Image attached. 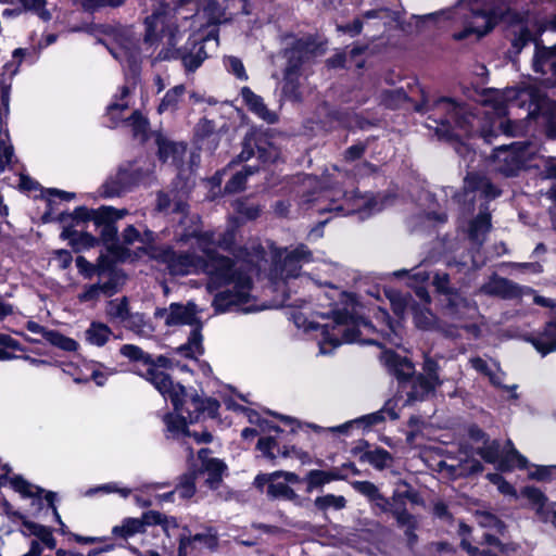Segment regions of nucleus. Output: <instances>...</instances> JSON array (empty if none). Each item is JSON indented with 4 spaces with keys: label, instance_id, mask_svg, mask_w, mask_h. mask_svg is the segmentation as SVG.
<instances>
[{
    "label": "nucleus",
    "instance_id": "f257e3e1",
    "mask_svg": "<svg viewBox=\"0 0 556 556\" xmlns=\"http://www.w3.org/2000/svg\"><path fill=\"white\" fill-rule=\"evenodd\" d=\"M175 241L180 245H197L202 255L191 251L179 252L170 245H160L150 247L151 258L164 265L173 276L207 275L208 292H214L224 286H232V289L215 294L212 305L216 313L232 309H240L243 313L260 311L258 307L249 305L251 278L236 269L231 258L215 251L216 247H222V242L216 239L214 231H204L197 220L184 218L175 232Z\"/></svg>",
    "mask_w": 556,
    "mask_h": 556
},
{
    "label": "nucleus",
    "instance_id": "f03ea898",
    "mask_svg": "<svg viewBox=\"0 0 556 556\" xmlns=\"http://www.w3.org/2000/svg\"><path fill=\"white\" fill-rule=\"evenodd\" d=\"M488 101L492 111L486 110L484 113L497 117L492 122L491 128L479 129L477 116L467 106L451 98H439L432 103L422 101L415 106V110L429 113L428 119L433 124L427 126L434 129L441 139L460 141L479 132L486 142H491L492 137L496 136V129L507 136H517L522 130L521 123L504 117L510 109L519 108L528 101V116L542 118L547 136L556 137V102L547 98L540 88L528 86L519 90L511 88L504 92L497 91Z\"/></svg>",
    "mask_w": 556,
    "mask_h": 556
},
{
    "label": "nucleus",
    "instance_id": "7ed1b4c3",
    "mask_svg": "<svg viewBox=\"0 0 556 556\" xmlns=\"http://www.w3.org/2000/svg\"><path fill=\"white\" fill-rule=\"evenodd\" d=\"M153 10L144 18V42L150 46L164 45L167 51L164 58L180 59L188 71L197 70L207 58L204 42L188 40L185 47L177 49L186 26L178 24V10L189 0H153ZM195 14L181 16L184 24L191 26V20Z\"/></svg>",
    "mask_w": 556,
    "mask_h": 556
},
{
    "label": "nucleus",
    "instance_id": "20e7f679",
    "mask_svg": "<svg viewBox=\"0 0 556 556\" xmlns=\"http://www.w3.org/2000/svg\"><path fill=\"white\" fill-rule=\"evenodd\" d=\"M313 260L311 250L305 244H300L289 251L285 256L281 275L283 282L289 290L293 287L302 286L311 288L312 286L328 287L330 292L326 293L329 299H354V295L340 291L332 279L341 270L337 264L321 262L314 274H301L300 269L303 263H309Z\"/></svg>",
    "mask_w": 556,
    "mask_h": 556
},
{
    "label": "nucleus",
    "instance_id": "39448f33",
    "mask_svg": "<svg viewBox=\"0 0 556 556\" xmlns=\"http://www.w3.org/2000/svg\"><path fill=\"white\" fill-rule=\"evenodd\" d=\"M301 204H311L318 214L334 213L336 215L361 214L362 218L380 212L384 202L378 198L357 194L354 190L346 191L333 185L324 188L316 195H304Z\"/></svg>",
    "mask_w": 556,
    "mask_h": 556
},
{
    "label": "nucleus",
    "instance_id": "423d86ee",
    "mask_svg": "<svg viewBox=\"0 0 556 556\" xmlns=\"http://www.w3.org/2000/svg\"><path fill=\"white\" fill-rule=\"evenodd\" d=\"M147 380L165 399H169L175 412L185 415L190 424L199 421L201 417L214 418L217 415L219 403L216 400L187 393L184 386L174 384L164 371L151 368L147 374Z\"/></svg>",
    "mask_w": 556,
    "mask_h": 556
},
{
    "label": "nucleus",
    "instance_id": "0eeeda50",
    "mask_svg": "<svg viewBox=\"0 0 556 556\" xmlns=\"http://www.w3.org/2000/svg\"><path fill=\"white\" fill-rule=\"evenodd\" d=\"M318 46L311 36L296 39L292 47L286 49L285 56L288 60L283 73L282 94L290 101H299L301 93L299 91L300 67L305 59L317 52Z\"/></svg>",
    "mask_w": 556,
    "mask_h": 556
},
{
    "label": "nucleus",
    "instance_id": "6e6552de",
    "mask_svg": "<svg viewBox=\"0 0 556 556\" xmlns=\"http://www.w3.org/2000/svg\"><path fill=\"white\" fill-rule=\"evenodd\" d=\"M332 319L323 326V338L319 341L320 354H330L333 349L343 343L358 341L359 331L352 315L346 311H333Z\"/></svg>",
    "mask_w": 556,
    "mask_h": 556
},
{
    "label": "nucleus",
    "instance_id": "1a4fd4ad",
    "mask_svg": "<svg viewBox=\"0 0 556 556\" xmlns=\"http://www.w3.org/2000/svg\"><path fill=\"white\" fill-rule=\"evenodd\" d=\"M439 293L445 295V315L454 320L462 321L466 318H473L478 313L476 304L458 291L450 288V277L444 273H437L432 281Z\"/></svg>",
    "mask_w": 556,
    "mask_h": 556
},
{
    "label": "nucleus",
    "instance_id": "9d476101",
    "mask_svg": "<svg viewBox=\"0 0 556 556\" xmlns=\"http://www.w3.org/2000/svg\"><path fill=\"white\" fill-rule=\"evenodd\" d=\"M478 454L490 464H497L501 471H509L514 468L525 469L528 459L514 446L511 440H507L504 448L498 440H484L483 446L478 448Z\"/></svg>",
    "mask_w": 556,
    "mask_h": 556
},
{
    "label": "nucleus",
    "instance_id": "9b49d317",
    "mask_svg": "<svg viewBox=\"0 0 556 556\" xmlns=\"http://www.w3.org/2000/svg\"><path fill=\"white\" fill-rule=\"evenodd\" d=\"M254 155L261 163H274L279 159L280 150L266 135L252 131L245 135L242 141V150L230 162V165L247 162Z\"/></svg>",
    "mask_w": 556,
    "mask_h": 556
},
{
    "label": "nucleus",
    "instance_id": "f8f14e48",
    "mask_svg": "<svg viewBox=\"0 0 556 556\" xmlns=\"http://www.w3.org/2000/svg\"><path fill=\"white\" fill-rule=\"evenodd\" d=\"M249 420L256 424L261 428L262 433L275 432V435L268 434L258 439L257 450L264 457L269 460H275L278 456L289 457L291 455L299 456V451L295 447L281 446L279 442V434L282 433L279 427L271 425L265 419H261L256 412H250Z\"/></svg>",
    "mask_w": 556,
    "mask_h": 556
},
{
    "label": "nucleus",
    "instance_id": "ddd939ff",
    "mask_svg": "<svg viewBox=\"0 0 556 556\" xmlns=\"http://www.w3.org/2000/svg\"><path fill=\"white\" fill-rule=\"evenodd\" d=\"M529 142H514L494 150L495 169L509 177L515 176L525 166L533 153Z\"/></svg>",
    "mask_w": 556,
    "mask_h": 556
},
{
    "label": "nucleus",
    "instance_id": "4468645a",
    "mask_svg": "<svg viewBox=\"0 0 556 556\" xmlns=\"http://www.w3.org/2000/svg\"><path fill=\"white\" fill-rule=\"evenodd\" d=\"M142 179L143 176L139 168L132 165L119 167L116 174L111 175L102 185V195L105 198L119 197Z\"/></svg>",
    "mask_w": 556,
    "mask_h": 556
},
{
    "label": "nucleus",
    "instance_id": "2eb2a0df",
    "mask_svg": "<svg viewBox=\"0 0 556 556\" xmlns=\"http://www.w3.org/2000/svg\"><path fill=\"white\" fill-rule=\"evenodd\" d=\"M162 520L163 516L154 510L143 513L140 518L127 517L123 519L121 525L112 528V535L127 540L136 534L146 532L149 526L160 525Z\"/></svg>",
    "mask_w": 556,
    "mask_h": 556
},
{
    "label": "nucleus",
    "instance_id": "dca6fc26",
    "mask_svg": "<svg viewBox=\"0 0 556 556\" xmlns=\"http://www.w3.org/2000/svg\"><path fill=\"white\" fill-rule=\"evenodd\" d=\"M194 305H181L172 303L168 307L156 308L154 312L155 318L164 319L165 325L168 327L179 325H191L194 320Z\"/></svg>",
    "mask_w": 556,
    "mask_h": 556
},
{
    "label": "nucleus",
    "instance_id": "f3484780",
    "mask_svg": "<svg viewBox=\"0 0 556 556\" xmlns=\"http://www.w3.org/2000/svg\"><path fill=\"white\" fill-rule=\"evenodd\" d=\"M476 192L486 200L495 199L501 194L500 189L492 185L486 177L469 173L464 181V201L472 202L475 195L471 194Z\"/></svg>",
    "mask_w": 556,
    "mask_h": 556
},
{
    "label": "nucleus",
    "instance_id": "a211bd4d",
    "mask_svg": "<svg viewBox=\"0 0 556 556\" xmlns=\"http://www.w3.org/2000/svg\"><path fill=\"white\" fill-rule=\"evenodd\" d=\"M479 292L505 300L515 299L520 295L518 285L497 275L490 277V279L480 287Z\"/></svg>",
    "mask_w": 556,
    "mask_h": 556
},
{
    "label": "nucleus",
    "instance_id": "6ab92c4d",
    "mask_svg": "<svg viewBox=\"0 0 556 556\" xmlns=\"http://www.w3.org/2000/svg\"><path fill=\"white\" fill-rule=\"evenodd\" d=\"M414 321L422 330H435L447 338H456L459 334L456 326H450L439 320L428 308H416L414 311Z\"/></svg>",
    "mask_w": 556,
    "mask_h": 556
},
{
    "label": "nucleus",
    "instance_id": "aec40b11",
    "mask_svg": "<svg viewBox=\"0 0 556 556\" xmlns=\"http://www.w3.org/2000/svg\"><path fill=\"white\" fill-rule=\"evenodd\" d=\"M128 214V210L126 208H115L113 206L103 205L97 210H89L85 206L76 207L72 214L73 219L77 222H86L92 220L102 222L108 220V218H112L111 216H126Z\"/></svg>",
    "mask_w": 556,
    "mask_h": 556
},
{
    "label": "nucleus",
    "instance_id": "412c9836",
    "mask_svg": "<svg viewBox=\"0 0 556 556\" xmlns=\"http://www.w3.org/2000/svg\"><path fill=\"white\" fill-rule=\"evenodd\" d=\"M241 97L249 110L257 117L268 124H274L277 122V114L270 111L264 103L263 98L254 93L249 87H243L241 89Z\"/></svg>",
    "mask_w": 556,
    "mask_h": 556
},
{
    "label": "nucleus",
    "instance_id": "4be33fe9",
    "mask_svg": "<svg viewBox=\"0 0 556 556\" xmlns=\"http://www.w3.org/2000/svg\"><path fill=\"white\" fill-rule=\"evenodd\" d=\"M382 359L393 374L402 380V383L414 377L415 367L407 358L401 357L392 351H386Z\"/></svg>",
    "mask_w": 556,
    "mask_h": 556
},
{
    "label": "nucleus",
    "instance_id": "5701e85b",
    "mask_svg": "<svg viewBox=\"0 0 556 556\" xmlns=\"http://www.w3.org/2000/svg\"><path fill=\"white\" fill-rule=\"evenodd\" d=\"M483 543L488 545V548L480 549L463 539L462 547L467 551L469 556H506L503 545L495 534L485 532Z\"/></svg>",
    "mask_w": 556,
    "mask_h": 556
},
{
    "label": "nucleus",
    "instance_id": "b1692460",
    "mask_svg": "<svg viewBox=\"0 0 556 556\" xmlns=\"http://www.w3.org/2000/svg\"><path fill=\"white\" fill-rule=\"evenodd\" d=\"M437 387V384L422 375L414 376L403 383V389H407V402L424 400L432 393Z\"/></svg>",
    "mask_w": 556,
    "mask_h": 556
},
{
    "label": "nucleus",
    "instance_id": "393cba45",
    "mask_svg": "<svg viewBox=\"0 0 556 556\" xmlns=\"http://www.w3.org/2000/svg\"><path fill=\"white\" fill-rule=\"evenodd\" d=\"M61 238L67 240L75 252L91 249L98 243V239L92 235L73 227H65L61 232Z\"/></svg>",
    "mask_w": 556,
    "mask_h": 556
},
{
    "label": "nucleus",
    "instance_id": "a878e982",
    "mask_svg": "<svg viewBox=\"0 0 556 556\" xmlns=\"http://www.w3.org/2000/svg\"><path fill=\"white\" fill-rule=\"evenodd\" d=\"M156 210L161 213H185L187 203L184 199V194L175 190L168 192L160 191L156 198Z\"/></svg>",
    "mask_w": 556,
    "mask_h": 556
},
{
    "label": "nucleus",
    "instance_id": "bb28decb",
    "mask_svg": "<svg viewBox=\"0 0 556 556\" xmlns=\"http://www.w3.org/2000/svg\"><path fill=\"white\" fill-rule=\"evenodd\" d=\"M531 343L535 350L545 356L556 351V319L547 323L542 332L533 337Z\"/></svg>",
    "mask_w": 556,
    "mask_h": 556
},
{
    "label": "nucleus",
    "instance_id": "cd10ccee",
    "mask_svg": "<svg viewBox=\"0 0 556 556\" xmlns=\"http://www.w3.org/2000/svg\"><path fill=\"white\" fill-rule=\"evenodd\" d=\"M130 94V87L123 86L118 94L114 96L113 101L106 109V115L110 118L109 127L114 128L122 122V112L128 109L127 98Z\"/></svg>",
    "mask_w": 556,
    "mask_h": 556
},
{
    "label": "nucleus",
    "instance_id": "c85d7f7f",
    "mask_svg": "<svg viewBox=\"0 0 556 556\" xmlns=\"http://www.w3.org/2000/svg\"><path fill=\"white\" fill-rule=\"evenodd\" d=\"M165 424L166 437L172 439H182L190 437L187 428L188 419L179 413H168L163 417Z\"/></svg>",
    "mask_w": 556,
    "mask_h": 556
},
{
    "label": "nucleus",
    "instance_id": "c756f323",
    "mask_svg": "<svg viewBox=\"0 0 556 556\" xmlns=\"http://www.w3.org/2000/svg\"><path fill=\"white\" fill-rule=\"evenodd\" d=\"M491 229V215L488 208H481L479 215L470 223L469 238L477 244L481 245L486 233Z\"/></svg>",
    "mask_w": 556,
    "mask_h": 556
},
{
    "label": "nucleus",
    "instance_id": "7c9ffc66",
    "mask_svg": "<svg viewBox=\"0 0 556 556\" xmlns=\"http://www.w3.org/2000/svg\"><path fill=\"white\" fill-rule=\"evenodd\" d=\"M554 56H556V43L551 48L536 46L532 60L534 72L543 75L551 73V62H556Z\"/></svg>",
    "mask_w": 556,
    "mask_h": 556
},
{
    "label": "nucleus",
    "instance_id": "2f4dec72",
    "mask_svg": "<svg viewBox=\"0 0 556 556\" xmlns=\"http://www.w3.org/2000/svg\"><path fill=\"white\" fill-rule=\"evenodd\" d=\"M185 92V85H177L167 90L157 106V112L160 114L166 112L174 113L178 109Z\"/></svg>",
    "mask_w": 556,
    "mask_h": 556
},
{
    "label": "nucleus",
    "instance_id": "473e14b6",
    "mask_svg": "<svg viewBox=\"0 0 556 556\" xmlns=\"http://www.w3.org/2000/svg\"><path fill=\"white\" fill-rule=\"evenodd\" d=\"M202 334L199 327H195L188 339V342L178 346L175 350L176 354L185 357L195 358L198 355L203 354Z\"/></svg>",
    "mask_w": 556,
    "mask_h": 556
},
{
    "label": "nucleus",
    "instance_id": "72a5a7b5",
    "mask_svg": "<svg viewBox=\"0 0 556 556\" xmlns=\"http://www.w3.org/2000/svg\"><path fill=\"white\" fill-rule=\"evenodd\" d=\"M382 420H384V414L383 410L380 409L378 412L362 416L354 420L346 421L340 426L329 428V430L338 433H348L349 429L352 428L354 425H359L365 428H368L381 422Z\"/></svg>",
    "mask_w": 556,
    "mask_h": 556
},
{
    "label": "nucleus",
    "instance_id": "f704fd0d",
    "mask_svg": "<svg viewBox=\"0 0 556 556\" xmlns=\"http://www.w3.org/2000/svg\"><path fill=\"white\" fill-rule=\"evenodd\" d=\"M88 343L96 346H103L112 336L111 328L100 321H92L85 332Z\"/></svg>",
    "mask_w": 556,
    "mask_h": 556
},
{
    "label": "nucleus",
    "instance_id": "c9c22d12",
    "mask_svg": "<svg viewBox=\"0 0 556 556\" xmlns=\"http://www.w3.org/2000/svg\"><path fill=\"white\" fill-rule=\"evenodd\" d=\"M342 477L336 471H325V470H311L306 476L307 482V492H312L313 490L320 488L331 481L340 480Z\"/></svg>",
    "mask_w": 556,
    "mask_h": 556
},
{
    "label": "nucleus",
    "instance_id": "e433bc0d",
    "mask_svg": "<svg viewBox=\"0 0 556 556\" xmlns=\"http://www.w3.org/2000/svg\"><path fill=\"white\" fill-rule=\"evenodd\" d=\"M126 327L141 338H150L154 332V327L144 318V315L136 313L130 314L126 319Z\"/></svg>",
    "mask_w": 556,
    "mask_h": 556
},
{
    "label": "nucleus",
    "instance_id": "4c0bfd02",
    "mask_svg": "<svg viewBox=\"0 0 556 556\" xmlns=\"http://www.w3.org/2000/svg\"><path fill=\"white\" fill-rule=\"evenodd\" d=\"M121 355L128 358L131 362H141L144 365H148V369L146 370L143 377L147 380V374L151 368H155L153 366V359L150 354L146 353L141 348L135 344H124L119 349Z\"/></svg>",
    "mask_w": 556,
    "mask_h": 556
},
{
    "label": "nucleus",
    "instance_id": "58836bf2",
    "mask_svg": "<svg viewBox=\"0 0 556 556\" xmlns=\"http://www.w3.org/2000/svg\"><path fill=\"white\" fill-rule=\"evenodd\" d=\"M523 495L532 504L539 518L544 522L548 521V513L544 508L547 502L546 496L539 489L532 486L526 488Z\"/></svg>",
    "mask_w": 556,
    "mask_h": 556
},
{
    "label": "nucleus",
    "instance_id": "ea45409f",
    "mask_svg": "<svg viewBox=\"0 0 556 556\" xmlns=\"http://www.w3.org/2000/svg\"><path fill=\"white\" fill-rule=\"evenodd\" d=\"M185 152V147L169 141H159V156L163 162L172 161L173 164H177L181 154Z\"/></svg>",
    "mask_w": 556,
    "mask_h": 556
},
{
    "label": "nucleus",
    "instance_id": "a19ab883",
    "mask_svg": "<svg viewBox=\"0 0 556 556\" xmlns=\"http://www.w3.org/2000/svg\"><path fill=\"white\" fill-rule=\"evenodd\" d=\"M267 496L270 498H282L291 502H298L299 495L286 482H278L274 479L267 486Z\"/></svg>",
    "mask_w": 556,
    "mask_h": 556
},
{
    "label": "nucleus",
    "instance_id": "79ce46f5",
    "mask_svg": "<svg viewBox=\"0 0 556 556\" xmlns=\"http://www.w3.org/2000/svg\"><path fill=\"white\" fill-rule=\"evenodd\" d=\"M23 526L30 532V534L37 536L48 548H55L56 541L48 527L27 520H23Z\"/></svg>",
    "mask_w": 556,
    "mask_h": 556
},
{
    "label": "nucleus",
    "instance_id": "37998d69",
    "mask_svg": "<svg viewBox=\"0 0 556 556\" xmlns=\"http://www.w3.org/2000/svg\"><path fill=\"white\" fill-rule=\"evenodd\" d=\"M314 506L326 513L329 509L341 510L346 506V500L342 495L326 494L314 500Z\"/></svg>",
    "mask_w": 556,
    "mask_h": 556
},
{
    "label": "nucleus",
    "instance_id": "c03bdc74",
    "mask_svg": "<svg viewBox=\"0 0 556 556\" xmlns=\"http://www.w3.org/2000/svg\"><path fill=\"white\" fill-rule=\"evenodd\" d=\"M258 170L257 166H245L243 170L236 173L225 186V192L236 193L244 189L247 178Z\"/></svg>",
    "mask_w": 556,
    "mask_h": 556
},
{
    "label": "nucleus",
    "instance_id": "a18cd8bd",
    "mask_svg": "<svg viewBox=\"0 0 556 556\" xmlns=\"http://www.w3.org/2000/svg\"><path fill=\"white\" fill-rule=\"evenodd\" d=\"M45 340L53 346H56L66 352H74L78 349V343L72 338L65 337L59 331L51 330L45 332Z\"/></svg>",
    "mask_w": 556,
    "mask_h": 556
},
{
    "label": "nucleus",
    "instance_id": "49530a36",
    "mask_svg": "<svg viewBox=\"0 0 556 556\" xmlns=\"http://www.w3.org/2000/svg\"><path fill=\"white\" fill-rule=\"evenodd\" d=\"M392 514L395 517L397 525L400 527H410L417 523V520L415 516L409 514L404 507H403V501L402 495L394 496V505L392 507Z\"/></svg>",
    "mask_w": 556,
    "mask_h": 556
},
{
    "label": "nucleus",
    "instance_id": "de8ad7c7",
    "mask_svg": "<svg viewBox=\"0 0 556 556\" xmlns=\"http://www.w3.org/2000/svg\"><path fill=\"white\" fill-rule=\"evenodd\" d=\"M11 486L24 497L39 496L43 490L39 486L33 485L26 481L22 476H14L10 479Z\"/></svg>",
    "mask_w": 556,
    "mask_h": 556
},
{
    "label": "nucleus",
    "instance_id": "09e8293b",
    "mask_svg": "<svg viewBox=\"0 0 556 556\" xmlns=\"http://www.w3.org/2000/svg\"><path fill=\"white\" fill-rule=\"evenodd\" d=\"M14 3H21L24 11H30L43 22L51 20V13L46 9L47 0H14Z\"/></svg>",
    "mask_w": 556,
    "mask_h": 556
},
{
    "label": "nucleus",
    "instance_id": "8fccbe9b",
    "mask_svg": "<svg viewBox=\"0 0 556 556\" xmlns=\"http://www.w3.org/2000/svg\"><path fill=\"white\" fill-rule=\"evenodd\" d=\"M195 478L197 472L194 470H189L182 475L175 492L182 498L192 497L195 493Z\"/></svg>",
    "mask_w": 556,
    "mask_h": 556
},
{
    "label": "nucleus",
    "instance_id": "3c124183",
    "mask_svg": "<svg viewBox=\"0 0 556 556\" xmlns=\"http://www.w3.org/2000/svg\"><path fill=\"white\" fill-rule=\"evenodd\" d=\"M106 314L111 318L118 319L121 321H126V319L130 315L127 299L123 298L110 301L106 305Z\"/></svg>",
    "mask_w": 556,
    "mask_h": 556
},
{
    "label": "nucleus",
    "instance_id": "603ef678",
    "mask_svg": "<svg viewBox=\"0 0 556 556\" xmlns=\"http://www.w3.org/2000/svg\"><path fill=\"white\" fill-rule=\"evenodd\" d=\"M387 296L391 303L393 313L399 317H403L410 303V298L397 291H389Z\"/></svg>",
    "mask_w": 556,
    "mask_h": 556
},
{
    "label": "nucleus",
    "instance_id": "864d4df0",
    "mask_svg": "<svg viewBox=\"0 0 556 556\" xmlns=\"http://www.w3.org/2000/svg\"><path fill=\"white\" fill-rule=\"evenodd\" d=\"M477 522L481 528L493 530L495 533L502 534L505 530V525L496 516L491 513H478Z\"/></svg>",
    "mask_w": 556,
    "mask_h": 556
},
{
    "label": "nucleus",
    "instance_id": "5fc2aeb1",
    "mask_svg": "<svg viewBox=\"0 0 556 556\" xmlns=\"http://www.w3.org/2000/svg\"><path fill=\"white\" fill-rule=\"evenodd\" d=\"M112 218H108V220L94 222V224L99 227H102L101 237L105 243H114L117 237V228L115 223L122 219L124 216L116 217L111 216Z\"/></svg>",
    "mask_w": 556,
    "mask_h": 556
},
{
    "label": "nucleus",
    "instance_id": "6e6d98bb",
    "mask_svg": "<svg viewBox=\"0 0 556 556\" xmlns=\"http://www.w3.org/2000/svg\"><path fill=\"white\" fill-rule=\"evenodd\" d=\"M366 460L377 469L388 467L392 460L390 453L383 448H376L365 453Z\"/></svg>",
    "mask_w": 556,
    "mask_h": 556
},
{
    "label": "nucleus",
    "instance_id": "4d7b16f0",
    "mask_svg": "<svg viewBox=\"0 0 556 556\" xmlns=\"http://www.w3.org/2000/svg\"><path fill=\"white\" fill-rule=\"evenodd\" d=\"M100 492L105 493V494L117 493L122 497L126 498L130 495L131 490L128 488H122L116 482H110V483L101 484V485H98V486L87 490L85 493V496H92Z\"/></svg>",
    "mask_w": 556,
    "mask_h": 556
},
{
    "label": "nucleus",
    "instance_id": "13d9d810",
    "mask_svg": "<svg viewBox=\"0 0 556 556\" xmlns=\"http://www.w3.org/2000/svg\"><path fill=\"white\" fill-rule=\"evenodd\" d=\"M127 123L131 127L135 137L141 140L146 139L148 121L139 112H134Z\"/></svg>",
    "mask_w": 556,
    "mask_h": 556
},
{
    "label": "nucleus",
    "instance_id": "bf43d9fd",
    "mask_svg": "<svg viewBox=\"0 0 556 556\" xmlns=\"http://www.w3.org/2000/svg\"><path fill=\"white\" fill-rule=\"evenodd\" d=\"M439 364L438 361L434 358L429 357L428 355H425V362H424V371L426 372V378L428 380H431L434 384L438 387L442 383L440 376H439Z\"/></svg>",
    "mask_w": 556,
    "mask_h": 556
},
{
    "label": "nucleus",
    "instance_id": "052dcab7",
    "mask_svg": "<svg viewBox=\"0 0 556 556\" xmlns=\"http://www.w3.org/2000/svg\"><path fill=\"white\" fill-rule=\"evenodd\" d=\"M225 66H226L227 71L230 72L231 74H233L238 79H240V80L248 79L245 68L240 59H238L236 56H228L225 60Z\"/></svg>",
    "mask_w": 556,
    "mask_h": 556
},
{
    "label": "nucleus",
    "instance_id": "680f3d73",
    "mask_svg": "<svg viewBox=\"0 0 556 556\" xmlns=\"http://www.w3.org/2000/svg\"><path fill=\"white\" fill-rule=\"evenodd\" d=\"M351 484L355 491L366 496L369 501H374L380 493L378 488L369 481H353Z\"/></svg>",
    "mask_w": 556,
    "mask_h": 556
},
{
    "label": "nucleus",
    "instance_id": "e2e57ef3",
    "mask_svg": "<svg viewBox=\"0 0 556 556\" xmlns=\"http://www.w3.org/2000/svg\"><path fill=\"white\" fill-rule=\"evenodd\" d=\"M488 377L490 379V382L495 387H501L511 391H515L517 389L516 384L511 387L503 386L505 372L500 368L498 364H496L495 362H493V368Z\"/></svg>",
    "mask_w": 556,
    "mask_h": 556
},
{
    "label": "nucleus",
    "instance_id": "0e129e2a",
    "mask_svg": "<svg viewBox=\"0 0 556 556\" xmlns=\"http://www.w3.org/2000/svg\"><path fill=\"white\" fill-rule=\"evenodd\" d=\"M101 295L100 283L87 286L85 291L78 295L80 302H90L98 300Z\"/></svg>",
    "mask_w": 556,
    "mask_h": 556
},
{
    "label": "nucleus",
    "instance_id": "69168bd1",
    "mask_svg": "<svg viewBox=\"0 0 556 556\" xmlns=\"http://www.w3.org/2000/svg\"><path fill=\"white\" fill-rule=\"evenodd\" d=\"M203 470L207 473H214L215 476L223 475L226 469V465L218 458H210L204 462L202 466Z\"/></svg>",
    "mask_w": 556,
    "mask_h": 556
},
{
    "label": "nucleus",
    "instance_id": "338daca9",
    "mask_svg": "<svg viewBox=\"0 0 556 556\" xmlns=\"http://www.w3.org/2000/svg\"><path fill=\"white\" fill-rule=\"evenodd\" d=\"M13 156V147L7 144L4 141H0V168L3 169L4 166L10 165L12 163Z\"/></svg>",
    "mask_w": 556,
    "mask_h": 556
},
{
    "label": "nucleus",
    "instance_id": "774afa93",
    "mask_svg": "<svg viewBox=\"0 0 556 556\" xmlns=\"http://www.w3.org/2000/svg\"><path fill=\"white\" fill-rule=\"evenodd\" d=\"M141 239V233L132 226L129 225L123 231V243L126 245H131L136 242H139Z\"/></svg>",
    "mask_w": 556,
    "mask_h": 556
}]
</instances>
